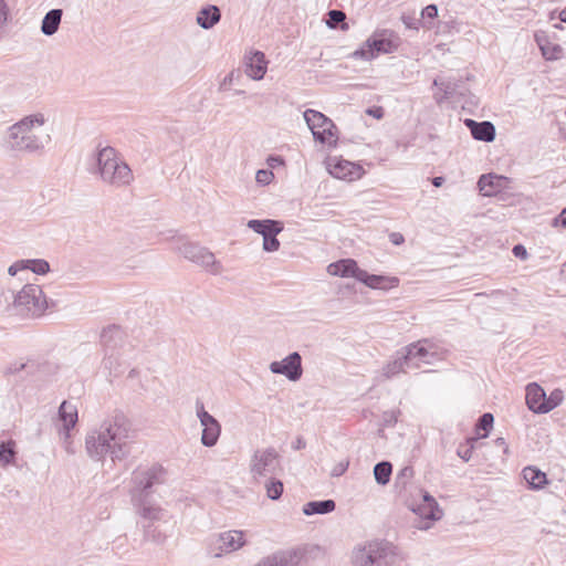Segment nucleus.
Returning <instances> with one entry per match:
<instances>
[{
    "mask_svg": "<svg viewBox=\"0 0 566 566\" xmlns=\"http://www.w3.org/2000/svg\"><path fill=\"white\" fill-rule=\"evenodd\" d=\"M433 86L439 88V92L433 95L439 105L447 99L458 96L462 97L467 92V90L462 87V82L455 77L437 76L433 80Z\"/></svg>",
    "mask_w": 566,
    "mask_h": 566,
    "instance_id": "obj_15",
    "label": "nucleus"
},
{
    "mask_svg": "<svg viewBox=\"0 0 566 566\" xmlns=\"http://www.w3.org/2000/svg\"><path fill=\"white\" fill-rule=\"evenodd\" d=\"M176 249L185 259L203 266L213 275H218L223 271L221 263L216 260L214 254L205 247L190 241H181Z\"/></svg>",
    "mask_w": 566,
    "mask_h": 566,
    "instance_id": "obj_7",
    "label": "nucleus"
},
{
    "mask_svg": "<svg viewBox=\"0 0 566 566\" xmlns=\"http://www.w3.org/2000/svg\"><path fill=\"white\" fill-rule=\"evenodd\" d=\"M336 509V503L334 500H319V501H310L303 505L302 512L303 514L311 516L315 514H328L334 512Z\"/></svg>",
    "mask_w": 566,
    "mask_h": 566,
    "instance_id": "obj_28",
    "label": "nucleus"
},
{
    "mask_svg": "<svg viewBox=\"0 0 566 566\" xmlns=\"http://www.w3.org/2000/svg\"><path fill=\"white\" fill-rule=\"evenodd\" d=\"M266 495L271 500H279L283 493V483L277 479H271L266 484Z\"/></svg>",
    "mask_w": 566,
    "mask_h": 566,
    "instance_id": "obj_41",
    "label": "nucleus"
},
{
    "mask_svg": "<svg viewBox=\"0 0 566 566\" xmlns=\"http://www.w3.org/2000/svg\"><path fill=\"white\" fill-rule=\"evenodd\" d=\"M523 478L533 490L543 489L548 483L546 474L535 467L524 468Z\"/></svg>",
    "mask_w": 566,
    "mask_h": 566,
    "instance_id": "obj_30",
    "label": "nucleus"
},
{
    "mask_svg": "<svg viewBox=\"0 0 566 566\" xmlns=\"http://www.w3.org/2000/svg\"><path fill=\"white\" fill-rule=\"evenodd\" d=\"M542 55L547 61H555L564 57V49L551 41V38H534Z\"/></svg>",
    "mask_w": 566,
    "mask_h": 566,
    "instance_id": "obj_27",
    "label": "nucleus"
},
{
    "mask_svg": "<svg viewBox=\"0 0 566 566\" xmlns=\"http://www.w3.org/2000/svg\"><path fill=\"white\" fill-rule=\"evenodd\" d=\"M325 22L326 27L333 30L347 31L349 29L346 14L340 10H329Z\"/></svg>",
    "mask_w": 566,
    "mask_h": 566,
    "instance_id": "obj_33",
    "label": "nucleus"
},
{
    "mask_svg": "<svg viewBox=\"0 0 566 566\" xmlns=\"http://www.w3.org/2000/svg\"><path fill=\"white\" fill-rule=\"evenodd\" d=\"M62 14V9H51L46 12L41 23V31L44 35H53L57 32Z\"/></svg>",
    "mask_w": 566,
    "mask_h": 566,
    "instance_id": "obj_29",
    "label": "nucleus"
},
{
    "mask_svg": "<svg viewBox=\"0 0 566 566\" xmlns=\"http://www.w3.org/2000/svg\"><path fill=\"white\" fill-rule=\"evenodd\" d=\"M526 405L535 413H545L546 392L536 382L526 386Z\"/></svg>",
    "mask_w": 566,
    "mask_h": 566,
    "instance_id": "obj_20",
    "label": "nucleus"
},
{
    "mask_svg": "<svg viewBox=\"0 0 566 566\" xmlns=\"http://www.w3.org/2000/svg\"><path fill=\"white\" fill-rule=\"evenodd\" d=\"M553 226L566 228V207L553 219Z\"/></svg>",
    "mask_w": 566,
    "mask_h": 566,
    "instance_id": "obj_51",
    "label": "nucleus"
},
{
    "mask_svg": "<svg viewBox=\"0 0 566 566\" xmlns=\"http://www.w3.org/2000/svg\"><path fill=\"white\" fill-rule=\"evenodd\" d=\"M493 423H494V417L492 413L490 412H485L483 413L476 424H475V431L479 432L480 430H483L485 431L483 434L479 436L478 438H486L488 437V433L489 431L492 429L493 427Z\"/></svg>",
    "mask_w": 566,
    "mask_h": 566,
    "instance_id": "obj_39",
    "label": "nucleus"
},
{
    "mask_svg": "<svg viewBox=\"0 0 566 566\" xmlns=\"http://www.w3.org/2000/svg\"><path fill=\"white\" fill-rule=\"evenodd\" d=\"M59 420L62 422V427L65 433V438L70 437V430L77 423V407L64 400L59 407Z\"/></svg>",
    "mask_w": 566,
    "mask_h": 566,
    "instance_id": "obj_23",
    "label": "nucleus"
},
{
    "mask_svg": "<svg viewBox=\"0 0 566 566\" xmlns=\"http://www.w3.org/2000/svg\"><path fill=\"white\" fill-rule=\"evenodd\" d=\"M46 123V117L42 113H34L24 116L18 123L9 127L8 145L12 150L23 153L41 151L50 142L49 134L40 136L36 129Z\"/></svg>",
    "mask_w": 566,
    "mask_h": 566,
    "instance_id": "obj_2",
    "label": "nucleus"
},
{
    "mask_svg": "<svg viewBox=\"0 0 566 566\" xmlns=\"http://www.w3.org/2000/svg\"><path fill=\"white\" fill-rule=\"evenodd\" d=\"M559 19L562 22L566 23V7L560 11Z\"/></svg>",
    "mask_w": 566,
    "mask_h": 566,
    "instance_id": "obj_59",
    "label": "nucleus"
},
{
    "mask_svg": "<svg viewBox=\"0 0 566 566\" xmlns=\"http://www.w3.org/2000/svg\"><path fill=\"white\" fill-rule=\"evenodd\" d=\"M234 93L237 95H243L245 92L243 90H237Z\"/></svg>",
    "mask_w": 566,
    "mask_h": 566,
    "instance_id": "obj_63",
    "label": "nucleus"
},
{
    "mask_svg": "<svg viewBox=\"0 0 566 566\" xmlns=\"http://www.w3.org/2000/svg\"><path fill=\"white\" fill-rule=\"evenodd\" d=\"M25 270V260H19L9 266L8 274L10 276H15L20 271Z\"/></svg>",
    "mask_w": 566,
    "mask_h": 566,
    "instance_id": "obj_49",
    "label": "nucleus"
},
{
    "mask_svg": "<svg viewBox=\"0 0 566 566\" xmlns=\"http://www.w3.org/2000/svg\"><path fill=\"white\" fill-rule=\"evenodd\" d=\"M273 177V172L269 170H259L256 172V181L260 184H269L271 178Z\"/></svg>",
    "mask_w": 566,
    "mask_h": 566,
    "instance_id": "obj_50",
    "label": "nucleus"
},
{
    "mask_svg": "<svg viewBox=\"0 0 566 566\" xmlns=\"http://www.w3.org/2000/svg\"><path fill=\"white\" fill-rule=\"evenodd\" d=\"M6 305L0 312L8 315H18L25 318L42 316L49 307L48 300L38 284H25L17 294L11 291L2 293Z\"/></svg>",
    "mask_w": 566,
    "mask_h": 566,
    "instance_id": "obj_3",
    "label": "nucleus"
},
{
    "mask_svg": "<svg viewBox=\"0 0 566 566\" xmlns=\"http://www.w3.org/2000/svg\"><path fill=\"white\" fill-rule=\"evenodd\" d=\"M96 168L101 179L114 187L127 186L134 179L129 166L118 156L116 149L111 146H106L97 151Z\"/></svg>",
    "mask_w": 566,
    "mask_h": 566,
    "instance_id": "obj_4",
    "label": "nucleus"
},
{
    "mask_svg": "<svg viewBox=\"0 0 566 566\" xmlns=\"http://www.w3.org/2000/svg\"><path fill=\"white\" fill-rule=\"evenodd\" d=\"M243 536L244 532L237 530L220 533L211 538L210 552L216 557L235 552L244 546L245 541Z\"/></svg>",
    "mask_w": 566,
    "mask_h": 566,
    "instance_id": "obj_12",
    "label": "nucleus"
},
{
    "mask_svg": "<svg viewBox=\"0 0 566 566\" xmlns=\"http://www.w3.org/2000/svg\"><path fill=\"white\" fill-rule=\"evenodd\" d=\"M563 399H564L563 390H560L558 388L554 389L548 397L546 396L545 408H544L545 413L549 412L551 410H553L554 408L559 406L563 402Z\"/></svg>",
    "mask_w": 566,
    "mask_h": 566,
    "instance_id": "obj_42",
    "label": "nucleus"
},
{
    "mask_svg": "<svg viewBox=\"0 0 566 566\" xmlns=\"http://www.w3.org/2000/svg\"><path fill=\"white\" fill-rule=\"evenodd\" d=\"M293 553L281 551L263 557L255 566H295L293 564Z\"/></svg>",
    "mask_w": 566,
    "mask_h": 566,
    "instance_id": "obj_31",
    "label": "nucleus"
},
{
    "mask_svg": "<svg viewBox=\"0 0 566 566\" xmlns=\"http://www.w3.org/2000/svg\"><path fill=\"white\" fill-rule=\"evenodd\" d=\"M418 344H410L398 350L396 358L384 367V376L391 378L399 373H405L406 368L417 369L421 364H430L434 354L429 353L427 348Z\"/></svg>",
    "mask_w": 566,
    "mask_h": 566,
    "instance_id": "obj_6",
    "label": "nucleus"
},
{
    "mask_svg": "<svg viewBox=\"0 0 566 566\" xmlns=\"http://www.w3.org/2000/svg\"><path fill=\"white\" fill-rule=\"evenodd\" d=\"M464 124L470 129L474 139L485 143L495 139V126L491 122H475L474 119L467 118Z\"/></svg>",
    "mask_w": 566,
    "mask_h": 566,
    "instance_id": "obj_19",
    "label": "nucleus"
},
{
    "mask_svg": "<svg viewBox=\"0 0 566 566\" xmlns=\"http://www.w3.org/2000/svg\"><path fill=\"white\" fill-rule=\"evenodd\" d=\"M9 20V8L6 0H0V34L4 32V28Z\"/></svg>",
    "mask_w": 566,
    "mask_h": 566,
    "instance_id": "obj_45",
    "label": "nucleus"
},
{
    "mask_svg": "<svg viewBox=\"0 0 566 566\" xmlns=\"http://www.w3.org/2000/svg\"><path fill=\"white\" fill-rule=\"evenodd\" d=\"M371 35H375V36H378V35H395L394 32H390L389 34H387V30H376L371 33Z\"/></svg>",
    "mask_w": 566,
    "mask_h": 566,
    "instance_id": "obj_58",
    "label": "nucleus"
},
{
    "mask_svg": "<svg viewBox=\"0 0 566 566\" xmlns=\"http://www.w3.org/2000/svg\"><path fill=\"white\" fill-rule=\"evenodd\" d=\"M283 223L272 229L270 233L263 237V250L266 252H274L280 249V241L276 235L283 231Z\"/></svg>",
    "mask_w": 566,
    "mask_h": 566,
    "instance_id": "obj_36",
    "label": "nucleus"
},
{
    "mask_svg": "<svg viewBox=\"0 0 566 566\" xmlns=\"http://www.w3.org/2000/svg\"><path fill=\"white\" fill-rule=\"evenodd\" d=\"M327 169L333 177L344 180L358 179L363 174L360 166L337 157L328 158Z\"/></svg>",
    "mask_w": 566,
    "mask_h": 566,
    "instance_id": "obj_17",
    "label": "nucleus"
},
{
    "mask_svg": "<svg viewBox=\"0 0 566 566\" xmlns=\"http://www.w3.org/2000/svg\"><path fill=\"white\" fill-rule=\"evenodd\" d=\"M221 19V10L218 6L207 4L202 7L196 17L199 27L205 30L213 28Z\"/></svg>",
    "mask_w": 566,
    "mask_h": 566,
    "instance_id": "obj_24",
    "label": "nucleus"
},
{
    "mask_svg": "<svg viewBox=\"0 0 566 566\" xmlns=\"http://www.w3.org/2000/svg\"><path fill=\"white\" fill-rule=\"evenodd\" d=\"M438 17V7L433 3L428 4L421 11V20L432 22Z\"/></svg>",
    "mask_w": 566,
    "mask_h": 566,
    "instance_id": "obj_44",
    "label": "nucleus"
},
{
    "mask_svg": "<svg viewBox=\"0 0 566 566\" xmlns=\"http://www.w3.org/2000/svg\"><path fill=\"white\" fill-rule=\"evenodd\" d=\"M356 280L371 289H387L398 284L397 277H388L384 275L369 274L360 269L356 275Z\"/></svg>",
    "mask_w": 566,
    "mask_h": 566,
    "instance_id": "obj_22",
    "label": "nucleus"
},
{
    "mask_svg": "<svg viewBox=\"0 0 566 566\" xmlns=\"http://www.w3.org/2000/svg\"><path fill=\"white\" fill-rule=\"evenodd\" d=\"M419 493L422 497L421 503L432 504L433 509H439V505L432 495H430L428 492L423 490H419Z\"/></svg>",
    "mask_w": 566,
    "mask_h": 566,
    "instance_id": "obj_52",
    "label": "nucleus"
},
{
    "mask_svg": "<svg viewBox=\"0 0 566 566\" xmlns=\"http://www.w3.org/2000/svg\"><path fill=\"white\" fill-rule=\"evenodd\" d=\"M348 465H349V461L348 460H344V461H340L338 462L331 471V475L333 478H337V476H340L343 475L347 469H348Z\"/></svg>",
    "mask_w": 566,
    "mask_h": 566,
    "instance_id": "obj_48",
    "label": "nucleus"
},
{
    "mask_svg": "<svg viewBox=\"0 0 566 566\" xmlns=\"http://www.w3.org/2000/svg\"><path fill=\"white\" fill-rule=\"evenodd\" d=\"M196 412L202 426L201 443L208 448L216 446L221 434L220 422L205 409L200 399L196 400Z\"/></svg>",
    "mask_w": 566,
    "mask_h": 566,
    "instance_id": "obj_11",
    "label": "nucleus"
},
{
    "mask_svg": "<svg viewBox=\"0 0 566 566\" xmlns=\"http://www.w3.org/2000/svg\"><path fill=\"white\" fill-rule=\"evenodd\" d=\"M269 369L273 374L285 376L290 381H297L303 375L302 356L298 352H293L282 360L272 361Z\"/></svg>",
    "mask_w": 566,
    "mask_h": 566,
    "instance_id": "obj_14",
    "label": "nucleus"
},
{
    "mask_svg": "<svg viewBox=\"0 0 566 566\" xmlns=\"http://www.w3.org/2000/svg\"><path fill=\"white\" fill-rule=\"evenodd\" d=\"M400 241H403L402 235H399V240H398V238H395V239L392 240V242H394L395 244H399V243H400Z\"/></svg>",
    "mask_w": 566,
    "mask_h": 566,
    "instance_id": "obj_61",
    "label": "nucleus"
},
{
    "mask_svg": "<svg viewBox=\"0 0 566 566\" xmlns=\"http://www.w3.org/2000/svg\"><path fill=\"white\" fill-rule=\"evenodd\" d=\"M281 223H282L281 221L272 220V219H264V220L252 219L248 222V227L251 230H253L254 232L261 234L262 237H265L268 233H270L272 231V229H275Z\"/></svg>",
    "mask_w": 566,
    "mask_h": 566,
    "instance_id": "obj_34",
    "label": "nucleus"
},
{
    "mask_svg": "<svg viewBox=\"0 0 566 566\" xmlns=\"http://www.w3.org/2000/svg\"><path fill=\"white\" fill-rule=\"evenodd\" d=\"M366 113L377 119H380L384 116L382 107H370L366 111Z\"/></svg>",
    "mask_w": 566,
    "mask_h": 566,
    "instance_id": "obj_55",
    "label": "nucleus"
},
{
    "mask_svg": "<svg viewBox=\"0 0 566 566\" xmlns=\"http://www.w3.org/2000/svg\"><path fill=\"white\" fill-rule=\"evenodd\" d=\"M132 428L128 418L120 411L105 419L101 426L91 430L85 438L88 457L99 461L109 454L112 460L122 461L132 451Z\"/></svg>",
    "mask_w": 566,
    "mask_h": 566,
    "instance_id": "obj_1",
    "label": "nucleus"
},
{
    "mask_svg": "<svg viewBox=\"0 0 566 566\" xmlns=\"http://www.w3.org/2000/svg\"><path fill=\"white\" fill-rule=\"evenodd\" d=\"M17 449L15 441L7 440L0 442V464L2 467L12 465L15 463Z\"/></svg>",
    "mask_w": 566,
    "mask_h": 566,
    "instance_id": "obj_32",
    "label": "nucleus"
},
{
    "mask_svg": "<svg viewBox=\"0 0 566 566\" xmlns=\"http://www.w3.org/2000/svg\"><path fill=\"white\" fill-rule=\"evenodd\" d=\"M360 271L357 263L353 259H343L337 262L331 263L327 266V272L334 276L347 277L353 276L356 279V275Z\"/></svg>",
    "mask_w": 566,
    "mask_h": 566,
    "instance_id": "obj_26",
    "label": "nucleus"
},
{
    "mask_svg": "<svg viewBox=\"0 0 566 566\" xmlns=\"http://www.w3.org/2000/svg\"><path fill=\"white\" fill-rule=\"evenodd\" d=\"M272 160H277L280 163H283V159L281 157H275V158H272Z\"/></svg>",
    "mask_w": 566,
    "mask_h": 566,
    "instance_id": "obj_64",
    "label": "nucleus"
},
{
    "mask_svg": "<svg viewBox=\"0 0 566 566\" xmlns=\"http://www.w3.org/2000/svg\"><path fill=\"white\" fill-rule=\"evenodd\" d=\"M495 444L499 446V447H502V446H505V440L504 438H497L495 440Z\"/></svg>",
    "mask_w": 566,
    "mask_h": 566,
    "instance_id": "obj_60",
    "label": "nucleus"
},
{
    "mask_svg": "<svg viewBox=\"0 0 566 566\" xmlns=\"http://www.w3.org/2000/svg\"><path fill=\"white\" fill-rule=\"evenodd\" d=\"M294 450H301L306 447V442L302 437H297L296 440L292 444Z\"/></svg>",
    "mask_w": 566,
    "mask_h": 566,
    "instance_id": "obj_56",
    "label": "nucleus"
},
{
    "mask_svg": "<svg viewBox=\"0 0 566 566\" xmlns=\"http://www.w3.org/2000/svg\"><path fill=\"white\" fill-rule=\"evenodd\" d=\"M507 181L509 178L504 176L494 174L482 175L478 181L479 191L484 197L496 196L505 188Z\"/></svg>",
    "mask_w": 566,
    "mask_h": 566,
    "instance_id": "obj_18",
    "label": "nucleus"
},
{
    "mask_svg": "<svg viewBox=\"0 0 566 566\" xmlns=\"http://www.w3.org/2000/svg\"><path fill=\"white\" fill-rule=\"evenodd\" d=\"M512 252L516 258H520V259H526V256H527V251H526L525 247L522 244L514 245L512 249Z\"/></svg>",
    "mask_w": 566,
    "mask_h": 566,
    "instance_id": "obj_53",
    "label": "nucleus"
},
{
    "mask_svg": "<svg viewBox=\"0 0 566 566\" xmlns=\"http://www.w3.org/2000/svg\"><path fill=\"white\" fill-rule=\"evenodd\" d=\"M399 38H367L365 44L352 53L355 60L370 61L380 53H390L397 50Z\"/></svg>",
    "mask_w": 566,
    "mask_h": 566,
    "instance_id": "obj_9",
    "label": "nucleus"
},
{
    "mask_svg": "<svg viewBox=\"0 0 566 566\" xmlns=\"http://www.w3.org/2000/svg\"><path fill=\"white\" fill-rule=\"evenodd\" d=\"M402 22L408 29H415L417 30V24L421 22V20H416L411 17L402 15Z\"/></svg>",
    "mask_w": 566,
    "mask_h": 566,
    "instance_id": "obj_54",
    "label": "nucleus"
},
{
    "mask_svg": "<svg viewBox=\"0 0 566 566\" xmlns=\"http://www.w3.org/2000/svg\"><path fill=\"white\" fill-rule=\"evenodd\" d=\"M410 509L419 517L427 521L426 523L420 522L416 525L420 530L429 528L430 522L437 521L441 517V511L439 509H433L432 504L419 503L416 505H410Z\"/></svg>",
    "mask_w": 566,
    "mask_h": 566,
    "instance_id": "obj_25",
    "label": "nucleus"
},
{
    "mask_svg": "<svg viewBox=\"0 0 566 566\" xmlns=\"http://www.w3.org/2000/svg\"><path fill=\"white\" fill-rule=\"evenodd\" d=\"M413 475V469L411 467L402 468L396 476L397 484H406Z\"/></svg>",
    "mask_w": 566,
    "mask_h": 566,
    "instance_id": "obj_46",
    "label": "nucleus"
},
{
    "mask_svg": "<svg viewBox=\"0 0 566 566\" xmlns=\"http://www.w3.org/2000/svg\"><path fill=\"white\" fill-rule=\"evenodd\" d=\"M353 566H395L396 548L388 542L371 541L357 545L352 552Z\"/></svg>",
    "mask_w": 566,
    "mask_h": 566,
    "instance_id": "obj_5",
    "label": "nucleus"
},
{
    "mask_svg": "<svg viewBox=\"0 0 566 566\" xmlns=\"http://www.w3.org/2000/svg\"><path fill=\"white\" fill-rule=\"evenodd\" d=\"M136 374H137L136 369H132V370L129 371L128 377H130V378H132V377H134Z\"/></svg>",
    "mask_w": 566,
    "mask_h": 566,
    "instance_id": "obj_62",
    "label": "nucleus"
},
{
    "mask_svg": "<svg viewBox=\"0 0 566 566\" xmlns=\"http://www.w3.org/2000/svg\"><path fill=\"white\" fill-rule=\"evenodd\" d=\"M242 80V72L240 70H232L219 84V91L226 92L234 84H239Z\"/></svg>",
    "mask_w": 566,
    "mask_h": 566,
    "instance_id": "obj_40",
    "label": "nucleus"
},
{
    "mask_svg": "<svg viewBox=\"0 0 566 566\" xmlns=\"http://www.w3.org/2000/svg\"><path fill=\"white\" fill-rule=\"evenodd\" d=\"M479 438L470 437L464 443H461L457 449V454L464 461L468 462L472 458L475 442Z\"/></svg>",
    "mask_w": 566,
    "mask_h": 566,
    "instance_id": "obj_38",
    "label": "nucleus"
},
{
    "mask_svg": "<svg viewBox=\"0 0 566 566\" xmlns=\"http://www.w3.org/2000/svg\"><path fill=\"white\" fill-rule=\"evenodd\" d=\"M143 531L145 541H153L157 544H161L166 538V536L163 535L159 531L153 528L151 524H143Z\"/></svg>",
    "mask_w": 566,
    "mask_h": 566,
    "instance_id": "obj_43",
    "label": "nucleus"
},
{
    "mask_svg": "<svg viewBox=\"0 0 566 566\" xmlns=\"http://www.w3.org/2000/svg\"><path fill=\"white\" fill-rule=\"evenodd\" d=\"M243 64L245 74L254 81H260L268 71L269 62L263 52L251 49L245 52Z\"/></svg>",
    "mask_w": 566,
    "mask_h": 566,
    "instance_id": "obj_16",
    "label": "nucleus"
},
{
    "mask_svg": "<svg viewBox=\"0 0 566 566\" xmlns=\"http://www.w3.org/2000/svg\"><path fill=\"white\" fill-rule=\"evenodd\" d=\"M25 269L34 274L44 275L50 271V264L44 259H30L25 260Z\"/></svg>",
    "mask_w": 566,
    "mask_h": 566,
    "instance_id": "obj_37",
    "label": "nucleus"
},
{
    "mask_svg": "<svg viewBox=\"0 0 566 566\" xmlns=\"http://www.w3.org/2000/svg\"><path fill=\"white\" fill-rule=\"evenodd\" d=\"M303 116L316 142L328 145L336 144L337 128L331 118L311 108L306 109Z\"/></svg>",
    "mask_w": 566,
    "mask_h": 566,
    "instance_id": "obj_8",
    "label": "nucleus"
},
{
    "mask_svg": "<svg viewBox=\"0 0 566 566\" xmlns=\"http://www.w3.org/2000/svg\"><path fill=\"white\" fill-rule=\"evenodd\" d=\"M135 488L132 495L136 497H148L151 488L164 482V470L161 467H151L146 470H136L133 475Z\"/></svg>",
    "mask_w": 566,
    "mask_h": 566,
    "instance_id": "obj_10",
    "label": "nucleus"
},
{
    "mask_svg": "<svg viewBox=\"0 0 566 566\" xmlns=\"http://www.w3.org/2000/svg\"><path fill=\"white\" fill-rule=\"evenodd\" d=\"M444 182V178L443 177H434L432 178V185L434 187H441Z\"/></svg>",
    "mask_w": 566,
    "mask_h": 566,
    "instance_id": "obj_57",
    "label": "nucleus"
},
{
    "mask_svg": "<svg viewBox=\"0 0 566 566\" xmlns=\"http://www.w3.org/2000/svg\"><path fill=\"white\" fill-rule=\"evenodd\" d=\"M279 467V453L274 448H266L254 452L250 471L254 479L273 474Z\"/></svg>",
    "mask_w": 566,
    "mask_h": 566,
    "instance_id": "obj_13",
    "label": "nucleus"
},
{
    "mask_svg": "<svg viewBox=\"0 0 566 566\" xmlns=\"http://www.w3.org/2000/svg\"><path fill=\"white\" fill-rule=\"evenodd\" d=\"M133 501L136 505L137 513L139 514V516L143 520L148 521L147 524H151V522L158 521L161 518V515H163L161 507L150 503L148 501V497H143V496L136 497V495L134 494Z\"/></svg>",
    "mask_w": 566,
    "mask_h": 566,
    "instance_id": "obj_21",
    "label": "nucleus"
},
{
    "mask_svg": "<svg viewBox=\"0 0 566 566\" xmlns=\"http://www.w3.org/2000/svg\"><path fill=\"white\" fill-rule=\"evenodd\" d=\"M392 464L388 461H381L374 467V476L379 485H386L390 481Z\"/></svg>",
    "mask_w": 566,
    "mask_h": 566,
    "instance_id": "obj_35",
    "label": "nucleus"
},
{
    "mask_svg": "<svg viewBox=\"0 0 566 566\" xmlns=\"http://www.w3.org/2000/svg\"><path fill=\"white\" fill-rule=\"evenodd\" d=\"M34 364L29 363H13L8 367L9 374H18L21 370L27 369L29 373L33 371Z\"/></svg>",
    "mask_w": 566,
    "mask_h": 566,
    "instance_id": "obj_47",
    "label": "nucleus"
}]
</instances>
